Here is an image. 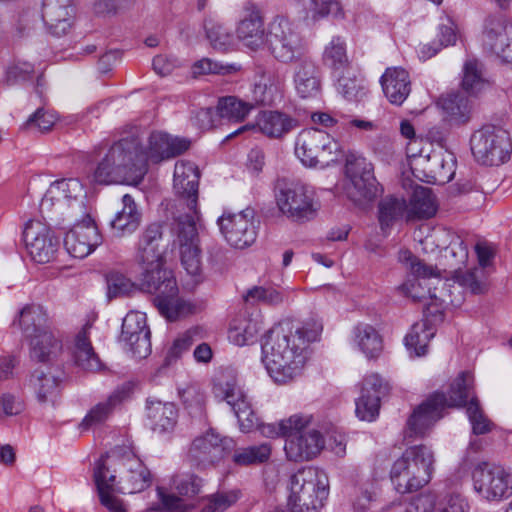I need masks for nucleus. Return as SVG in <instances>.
I'll list each match as a JSON object with an SVG mask.
<instances>
[{
    "instance_id": "1",
    "label": "nucleus",
    "mask_w": 512,
    "mask_h": 512,
    "mask_svg": "<svg viewBox=\"0 0 512 512\" xmlns=\"http://www.w3.org/2000/svg\"><path fill=\"white\" fill-rule=\"evenodd\" d=\"M323 330L321 321L311 319L301 327L281 323L272 327L262 342V362L277 383L285 384L300 375L311 342L318 341Z\"/></svg>"
},
{
    "instance_id": "2",
    "label": "nucleus",
    "mask_w": 512,
    "mask_h": 512,
    "mask_svg": "<svg viewBox=\"0 0 512 512\" xmlns=\"http://www.w3.org/2000/svg\"><path fill=\"white\" fill-rule=\"evenodd\" d=\"M93 479L101 504L111 512H126L115 493H139L152 483L149 469L131 452L122 457L116 453L101 456L95 462Z\"/></svg>"
},
{
    "instance_id": "3",
    "label": "nucleus",
    "mask_w": 512,
    "mask_h": 512,
    "mask_svg": "<svg viewBox=\"0 0 512 512\" xmlns=\"http://www.w3.org/2000/svg\"><path fill=\"white\" fill-rule=\"evenodd\" d=\"M148 171L146 156L137 137L115 142L91 175L96 184H139Z\"/></svg>"
},
{
    "instance_id": "4",
    "label": "nucleus",
    "mask_w": 512,
    "mask_h": 512,
    "mask_svg": "<svg viewBox=\"0 0 512 512\" xmlns=\"http://www.w3.org/2000/svg\"><path fill=\"white\" fill-rule=\"evenodd\" d=\"M469 373L462 372L451 384L448 397L436 392L417 406L409 416L404 438H422L443 417L447 407H462L469 397Z\"/></svg>"
},
{
    "instance_id": "5",
    "label": "nucleus",
    "mask_w": 512,
    "mask_h": 512,
    "mask_svg": "<svg viewBox=\"0 0 512 512\" xmlns=\"http://www.w3.org/2000/svg\"><path fill=\"white\" fill-rule=\"evenodd\" d=\"M434 453L425 445L410 446L393 463L390 478L399 493H410L427 485L434 470Z\"/></svg>"
},
{
    "instance_id": "6",
    "label": "nucleus",
    "mask_w": 512,
    "mask_h": 512,
    "mask_svg": "<svg viewBox=\"0 0 512 512\" xmlns=\"http://www.w3.org/2000/svg\"><path fill=\"white\" fill-rule=\"evenodd\" d=\"M275 200L281 214L296 223L313 220L320 207L313 188L300 180L278 179Z\"/></svg>"
},
{
    "instance_id": "7",
    "label": "nucleus",
    "mask_w": 512,
    "mask_h": 512,
    "mask_svg": "<svg viewBox=\"0 0 512 512\" xmlns=\"http://www.w3.org/2000/svg\"><path fill=\"white\" fill-rule=\"evenodd\" d=\"M287 509L282 512H316L324 506L329 495L328 476L322 470L308 468L290 478Z\"/></svg>"
},
{
    "instance_id": "8",
    "label": "nucleus",
    "mask_w": 512,
    "mask_h": 512,
    "mask_svg": "<svg viewBox=\"0 0 512 512\" xmlns=\"http://www.w3.org/2000/svg\"><path fill=\"white\" fill-rule=\"evenodd\" d=\"M141 287L154 294L153 303L159 313L169 321L176 320L185 304L178 299V287L172 271L159 267L142 266Z\"/></svg>"
},
{
    "instance_id": "9",
    "label": "nucleus",
    "mask_w": 512,
    "mask_h": 512,
    "mask_svg": "<svg viewBox=\"0 0 512 512\" xmlns=\"http://www.w3.org/2000/svg\"><path fill=\"white\" fill-rule=\"evenodd\" d=\"M295 155L306 167L326 168L346 158L341 145L327 132L311 128L301 131L295 140Z\"/></svg>"
},
{
    "instance_id": "10",
    "label": "nucleus",
    "mask_w": 512,
    "mask_h": 512,
    "mask_svg": "<svg viewBox=\"0 0 512 512\" xmlns=\"http://www.w3.org/2000/svg\"><path fill=\"white\" fill-rule=\"evenodd\" d=\"M266 43L273 58L282 64H295L310 55L297 27L284 16H276L269 23Z\"/></svg>"
},
{
    "instance_id": "11",
    "label": "nucleus",
    "mask_w": 512,
    "mask_h": 512,
    "mask_svg": "<svg viewBox=\"0 0 512 512\" xmlns=\"http://www.w3.org/2000/svg\"><path fill=\"white\" fill-rule=\"evenodd\" d=\"M471 150L479 163L499 166L510 158L512 151L510 135L501 127L486 125L472 135Z\"/></svg>"
},
{
    "instance_id": "12",
    "label": "nucleus",
    "mask_w": 512,
    "mask_h": 512,
    "mask_svg": "<svg viewBox=\"0 0 512 512\" xmlns=\"http://www.w3.org/2000/svg\"><path fill=\"white\" fill-rule=\"evenodd\" d=\"M471 476L474 490L488 501H501L512 495V472L498 463L479 461Z\"/></svg>"
},
{
    "instance_id": "13",
    "label": "nucleus",
    "mask_w": 512,
    "mask_h": 512,
    "mask_svg": "<svg viewBox=\"0 0 512 512\" xmlns=\"http://www.w3.org/2000/svg\"><path fill=\"white\" fill-rule=\"evenodd\" d=\"M213 392L217 398L225 400L233 409L244 433L252 432L259 426V419L252 410L245 392L237 385L232 375H221L214 381Z\"/></svg>"
},
{
    "instance_id": "14",
    "label": "nucleus",
    "mask_w": 512,
    "mask_h": 512,
    "mask_svg": "<svg viewBox=\"0 0 512 512\" xmlns=\"http://www.w3.org/2000/svg\"><path fill=\"white\" fill-rule=\"evenodd\" d=\"M174 220L173 230L176 234L175 242L180 249L181 263L188 274L198 276L202 271L197 231L199 217L195 214H178Z\"/></svg>"
},
{
    "instance_id": "15",
    "label": "nucleus",
    "mask_w": 512,
    "mask_h": 512,
    "mask_svg": "<svg viewBox=\"0 0 512 512\" xmlns=\"http://www.w3.org/2000/svg\"><path fill=\"white\" fill-rule=\"evenodd\" d=\"M233 440L223 437L213 429L197 436L188 452L189 461L198 468L207 469L217 466L231 452Z\"/></svg>"
},
{
    "instance_id": "16",
    "label": "nucleus",
    "mask_w": 512,
    "mask_h": 512,
    "mask_svg": "<svg viewBox=\"0 0 512 512\" xmlns=\"http://www.w3.org/2000/svg\"><path fill=\"white\" fill-rule=\"evenodd\" d=\"M218 226L225 240L238 249L249 247L257 237L253 209L223 214L218 219Z\"/></svg>"
},
{
    "instance_id": "17",
    "label": "nucleus",
    "mask_w": 512,
    "mask_h": 512,
    "mask_svg": "<svg viewBox=\"0 0 512 512\" xmlns=\"http://www.w3.org/2000/svg\"><path fill=\"white\" fill-rule=\"evenodd\" d=\"M383 191L375 177L373 164L354 155V208L370 209Z\"/></svg>"
},
{
    "instance_id": "18",
    "label": "nucleus",
    "mask_w": 512,
    "mask_h": 512,
    "mask_svg": "<svg viewBox=\"0 0 512 512\" xmlns=\"http://www.w3.org/2000/svg\"><path fill=\"white\" fill-rule=\"evenodd\" d=\"M324 64L331 70V77L337 92L349 98L351 89V65L347 54V44L340 37H335L325 48Z\"/></svg>"
},
{
    "instance_id": "19",
    "label": "nucleus",
    "mask_w": 512,
    "mask_h": 512,
    "mask_svg": "<svg viewBox=\"0 0 512 512\" xmlns=\"http://www.w3.org/2000/svg\"><path fill=\"white\" fill-rule=\"evenodd\" d=\"M23 238L32 260L44 264L54 259L59 242L48 225L39 220L28 221L24 227Z\"/></svg>"
},
{
    "instance_id": "20",
    "label": "nucleus",
    "mask_w": 512,
    "mask_h": 512,
    "mask_svg": "<svg viewBox=\"0 0 512 512\" xmlns=\"http://www.w3.org/2000/svg\"><path fill=\"white\" fill-rule=\"evenodd\" d=\"M121 341L135 358L143 359L151 353L150 330L144 313L131 311L124 317Z\"/></svg>"
},
{
    "instance_id": "21",
    "label": "nucleus",
    "mask_w": 512,
    "mask_h": 512,
    "mask_svg": "<svg viewBox=\"0 0 512 512\" xmlns=\"http://www.w3.org/2000/svg\"><path fill=\"white\" fill-rule=\"evenodd\" d=\"M199 170L191 162H178L174 169V189L180 196L178 207L187 208L184 214H195L199 217L197 209ZM179 214H182L179 212Z\"/></svg>"
},
{
    "instance_id": "22",
    "label": "nucleus",
    "mask_w": 512,
    "mask_h": 512,
    "mask_svg": "<svg viewBox=\"0 0 512 512\" xmlns=\"http://www.w3.org/2000/svg\"><path fill=\"white\" fill-rule=\"evenodd\" d=\"M167 245L163 237V225L160 223L148 225L139 237L135 253L136 262L141 267L164 265Z\"/></svg>"
},
{
    "instance_id": "23",
    "label": "nucleus",
    "mask_w": 512,
    "mask_h": 512,
    "mask_svg": "<svg viewBox=\"0 0 512 512\" xmlns=\"http://www.w3.org/2000/svg\"><path fill=\"white\" fill-rule=\"evenodd\" d=\"M102 243V237L92 218L86 215L66 234L64 245L75 258H85Z\"/></svg>"
},
{
    "instance_id": "24",
    "label": "nucleus",
    "mask_w": 512,
    "mask_h": 512,
    "mask_svg": "<svg viewBox=\"0 0 512 512\" xmlns=\"http://www.w3.org/2000/svg\"><path fill=\"white\" fill-rule=\"evenodd\" d=\"M236 33L242 44L253 51L264 45L267 37L264 16L256 4L251 2L245 4L243 16L238 23Z\"/></svg>"
},
{
    "instance_id": "25",
    "label": "nucleus",
    "mask_w": 512,
    "mask_h": 512,
    "mask_svg": "<svg viewBox=\"0 0 512 512\" xmlns=\"http://www.w3.org/2000/svg\"><path fill=\"white\" fill-rule=\"evenodd\" d=\"M388 392V385L378 374L368 375L362 382L356 414L364 421H373L379 414L380 401Z\"/></svg>"
},
{
    "instance_id": "26",
    "label": "nucleus",
    "mask_w": 512,
    "mask_h": 512,
    "mask_svg": "<svg viewBox=\"0 0 512 512\" xmlns=\"http://www.w3.org/2000/svg\"><path fill=\"white\" fill-rule=\"evenodd\" d=\"M296 125L297 121L285 113L279 111H266L259 116L256 125H243L227 135L226 140L232 139L247 131L256 130H259L270 138H281L285 134L289 133Z\"/></svg>"
},
{
    "instance_id": "27",
    "label": "nucleus",
    "mask_w": 512,
    "mask_h": 512,
    "mask_svg": "<svg viewBox=\"0 0 512 512\" xmlns=\"http://www.w3.org/2000/svg\"><path fill=\"white\" fill-rule=\"evenodd\" d=\"M190 147V141L186 138L173 137L161 131H154L148 138V145L144 151L146 165L148 161L159 163L163 160L176 157Z\"/></svg>"
},
{
    "instance_id": "28",
    "label": "nucleus",
    "mask_w": 512,
    "mask_h": 512,
    "mask_svg": "<svg viewBox=\"0 0 512 512\" xmlns=\"http://www.w3.org/2000/svg\"><path fill=\"white\" fill-rule=\"evenodd\" d=\"M324 445L323 435L316 429H309L304 434L286 439L284 451L289 460L303 462L316 457Z\"/></svg>"
},
{
    "instance_id": "29",
    "label": "nucleus",
    "mask_w": 512,
    "mask_h": 512,
    "mask_svg": "<svg viewBox=\"0 0 512 512\" xmlns=\"http://www.w3.org/2000/svg\"><path fill=\"white\" fill-rule=\"evenodd\" d=\"M293 81L301 98H314L321 91V73L311 55L293 64Z\"/></svg>"
},
{
    "instance_id": "30",
    "label": "nucleus",
    "mask_w": 512,
    "mask_h": 512,
    "mask_svg": "<svg viewBox=\"0 0 512 512\" xmlns=\"http://www.w3.org/2000/svg\"><path fill=\"white\" fill-rule=\"evenodd\" d=\"M130 393L131 385L129 383L118 386L105 401L99 402L89 410L80 423V428L87 430L106 421L114 408L129 398Z\"/></svg>"
},
{
    "instance_id": "31",
    "label": "nucleus",
    "mask_w": 512,
    "mask_h": 512,
    "mask_svg": "<svg viewBox=\"0 0 512 512\" xmlns=\"http://www.w3.org/2000/svg\"><path fill=\"white\" fill-rule=\"evenodd\" d=\"M91 324L86 323L76 334L73 347V360L76 366L85 371L97 372L103 367L90 341Z\"/></svg>"
},
{
    "instance_id": "32",
    "label": "nucleus",
    "mask_w": 512,
    "mask_h": 512,
    "mask_svg": "<svg viewBox=\"0 0 512 512\" xmlns=\"http://www.w3.org/2000/svg\"><path fill=\"white\" fill-rule=\"evenodd\" d=\"M380 82L384 94L392 104L401 105L411 92L409 74L401 67L387 68Z\"/></svg>"
},
{
    "instance_id": "33",
    "label": "nucleus",
    "mask_w": 512,
    "mask_h": 512,
    "mask_svg": "<svg viewBox=\"0 0 512 512\" xmlns=\"http://www.w3.org/2000/svg\"><path fill=\"white\" fill-rule=\"evenodd\" d=\"M146 410L150 426L154 431L165 433L174 428L178 410L173 403L148 399Z\"/></svg>"
},
{
    "instance_id": "34",
    "label": "nucleus",
    "mask_w": 512,
    "mask_h": 512,
    "mask_svg": "<svg viewBox=\"0 0 512 512\" xmlns=\"http://www.w3.org/2000/svg\"><path fill=\"white\" fill-rule=\"evenodd\" d=\"M29 384L41 403H54L59 395L60 380L49 367L35 369Z\"/></svg>"
},
{
    "instance_id": "35",
    "label": "nucleus",
    "mask_w": 512,
    "mask_h": 512,
    "mask_svg": "<svg viewBox=\"0 0 512 512\" xmlns=\"http://www.w3.org/2000/svg\"><path fill=\"white\" fill-rule=\"evenodd\" d=\"M18 325L27 338L50 332L46 310L37 304H29L19 312Z\"/></svg>"
},
{
    "instance_id": "36",
    "label": "nucleus",
    "mask_w": 512,
    "mask_h": 512,
    "mask_svg": "<svg viewBox=\"0 0 512 512\" xmlns=\"http://www.w3.org/2000/svg\"><path fill=\"white\" fill-rule=\"evenodd\" d=\"M122 204V209L116 213L111 221V227L118 235L134 232L141 222V213L131 195H123Z\"/></svg>"
},
{
    "instance_id": "37",
    "label": "nucleus",
    "mask_w": 512,
    "mask_h": 512,
    "mask_svg": "<svg viewBox=\"0 0 512 512\" xmlns=\"http://www.w3.org/2000/svg\"><path fill=\"white\" fill-rule=\"evenodd\" d=\"M439 105L447 119L454 124H465L470 119V101L461 92H452L442 96L439 99Z\"/></svg>"
},
{
    "instance_id": "38",
    "label": "nucleus",
    "mask_w": 512,
    "mask_h": 512,
    "mask_svg": "<svg viewBox=\"0 0 512 512\" xmlns=\"http://www.w3.org/2000/svg\"><path fill=\"white\" fill-rule=\"evenodd\" d=\"M74 8L65 0L64 4L56 5L53 0H46L43 8V18L56 35L65 34L70 28V19Z\"/></svg>"
},
{
    "instance_id": "39",
    "label": "nucleus",
    "mask_w": 512,
    "mask_h": 512,
    "mask_svg": "<svg viewBox=\"0 0 512 512\" xmlns=\"http://www.w3.org/2000/svg\"><path fill=\"white\" fill-rule=\"evenodd\" d=\"M407 202L404 198L387 195L378 203V220L382 231L391 228L394 223L407 218Z\"/></svg>"
},
{
    "instance_id": "40",
    "label": "nucleus",
    "mask_w": 512,
    "mask_h": 512,
    "mask_svg": "<svg viewBox=\"0 0 512 512\" xmlns=\"http://www.w3.org/2000/svg\"><path fill=\"white\" fill-rule=\"evenodd\" d=\"M354 342L361 353L369 360L378 358L383 350L382 337L369 324L357 326Z\"/></svg>"
},
{
    "instance_id": "41",
    "label": "nucleus",
    "mask_w": 512,
    "mask_h": 512,
    "mask_svg": "<svg viewBox=\"0 0 512 512\" xmlns=\"http://www.w3.org/2000/svg\"><path fill=\"white\" fill-rule=\"evenodd\" d=\"M427 162V169L436 182L444 184L453 179L456 161L452 153L434 151L427 156Z\"/></svg>"
},
{
    "instance_id": "42",
    "label": "nucleus",
    "mask_w": 512,
    "mask_h": 512,
    "mask_svg": "<svg viewBox=\"0 0 512 512\" xmlns=\"http://www.w3.org/2000/svg\"><path fill=\"white\" fill-rule=\"evenodd\" d=\"M435 213L436 203L431 189L416 187L411 198V208H407V220L429 218Z\"/></svg>"
},
{
    "instance_id": "43",
    "label": "nucleus",
    "mask_w": 512,
    "mask_h": 512,
    "mask_svg": "<svg viewBox=\"0 0 512 512\" xmlns=\"http://www.w3.org/2000/svg\"><path fill=\"white\" fill-rule=\"evenodd\" d=\"M31 357L38 362H50L60 353L61 342L51 332L30 338Z\"/></svg>"
},
{
    "instance_id": "44",
    "label": "nucleus",
    "mask_w": 512,
    "mask_h": 512,
    "mask_svg": "<svg viewBox=\"0 0 512 512\" xmlns=\"http://www.w3.org/2000/svg\"><path fill=\"white\" fill-rule=\"evenodd\" d=\"M259 330L260 325L257 320L237 317L230 325L228 338L233 344L244 346L255 340Z\"/></svg>"
},
{
    "instance_id": "45",
    "label": "nucleus",
    "mask_w": 512,
    "mask_h": 512,
    "mask_svg": "<svg viewBox=\"0 0 512 512\" xmlns=\"http://www.w3.org/2000/svg\"><path fill=\"white\" fill-rule=\"evenodd\" d=\"M435 330L428 321L415 323L405 337V345L416 356H423L427 352L429 341L434 337Z\"/></svg>"
},
{
    "instance_id": "46",
    "label": "nucleus",
    "mask_w": 512,
    "mask_h": 512,
    "mask_svg": "<svg viewBox=\"0 0 512 512\" xmlns=\"http://www.w3.org/2000/svg\"><path fill=\"white\" fill-rule=\"evenodd\" d=\"M469 380V397L466 399L464 406H467L466 412L472 425V432L475 435L487 434L493 429L494 424L484 415L477 398L472 395L471 389L473 380L470 374Z\"/></svg>"
},
{
    "instance_id": "47",
    "label": "nucleus",
    "mask_w": 512,
    "mask_h": 512,
    "mask_svg": "<svg viewBox=\"0 0 512 512\" xmlns=\"http://www.w3.org/2000/svg\"><path fill=\"white\" fill-rule=\"evenodd\" d=\"M253 108V104L244 102L234 96H227L218 100L217 114L229 121L239 122L243 121Z\"/></svg>"
},
{
    "instance_id": "48",
    "label": "nucleus",
    "mask_w": 512,
    "mask_h": 512,
    "mask_svg": "<svg viewBox=\"0 0 512 512\" xmlns=\"http://www.w3.org/2000/svg\"><path fill=\"white\" fill-rule=\"evenodd\" d=\"M178 396L192 416H201L205 411V395L199 385L186 383L178 387Z\"/></svg>"
},
{
    "instance_id": "49",
    "label": "nucleus",
    "mask_w": 512,
    "mask_h": 512,
    "mask_svg": "<svg viewBox=\"0 0 512 512\" xmlns=\"http://www.w3.org/2000/svg\"><path fill=\"white\" fill-rule=\"evenodd\" d=\"M485 84L482 64L476 59L467 60L463 67L462 89L468 94L475 95Z\"/></svg>"
},
{
    "instance_id": "50",
    "label": "nucleus",
    "mask_w": 512,
    "mask_h": 512,
    "mask_svg": "<svg viewBox=\"0 0 512 512\" xmlns=\"http://www.w3.org/2000/svg\"><path fill=\"white\" fill-rule=\"evenodd\" d=\"M271 446L268 443L249 446L235 451L233 461L241 466L260 464L269 459Z\"/></svg>"
},
{
    "instance_id": "51",
    "label": "nucleus",
    "mask_w": 512,
    "mask_h": 512,
    "mask_svg": "<svg viewBox=\"0 0 512 512\" xmlns=\"http://www.w3.org/2000/svg\"><path fill=\"white\" fill-rule=\"evenodd\" d=\"M78 187L79 183L75 179H70L68 181H61L52 184L41 201V209L49 210L56 203L62 204L66 200V198H68V195L66 193L70 191H75Z\"/></svg>"
},
{
    "instance_id": "52",
    "label": "nucleus",
    "mask_w": 512,
    "mask_h": 512,
    "mask_svg": "<svg viewBox=\"0 0 512 512\" xmlns=\"http://www.w3.org/2000/svg\"><path fill=\"white\" fill-rule=\"evenodd\" d=\"M206 36L211 46L219 51L228 50L234 43L231 31L222 24L212 20L205 22Z\"/></svg>"
},
{
    "instance_id": "53",
    "label": "nucleus",
    "mask_w": 512,
    "mask_h": 512,
    "mask_svg": "<svg viewBox=\"0 0 512 512\" xmlns=\"http://www.w3.org/2000/svg\"><path fill=\"white\" fill-rule=\"evenodd\" d=\"M243 300L248 304L277 305L283 301V295L273 287L254 286L243 295Z\"/></svg>"
},
{
    "instance_id": "54",
    "label": "nucleus",
    "mask_w": 512,
    "mask_h": 512,
    "mask_svg": "<svg viewBox=\"0 0 512 512\" xmlns=\"http://www.w3.org/2000/svg\"><path fill=\"white\" fill-rule=\"evenodd\" d=\"M399 258L400 261L406 264L410 272L416 277L426 279L440 276V271L437 267L425 263L408 250L402 251Z\"/></svg>"
},
{
    "instance_id": "55",
    "label": "nucleus",
    "mask_w": 512,
    "mask_h": 512,
    "mask_svg": "<svg viewBox=\"0 0 512 512\" xmlns=\"http://www.w3.org/2000/svg\"><path fill=\"white\" fill-rule=\"evenodd\" d=\"M441 494L426 491L411 498L403 512H437Z\"/></svg>"
},
{
    "instance_id": "56",
    "label": "nucleus",
    "mask_w": 512,
    "mask_h": 512,
    "mask_svg": "<svg viewBox=\"0 0 512 512\" xmlns=\"http://www.w3.org/2000/svg\"><path fill=\"white\" fill-rule=\"evenodd\" d=\"M312 419V416L309 414L297 413L280 420L284 434L283 437L289 439L306 433L309 430Z\"/></svg>"
},
{
    "instance_id": "57",
    "label": "nucleus",
    "mask_w": 512,
    "mask_h": 512,
    "mask_svg": "<svg viewBox=\"0 0 512 512\" xmlns=\"http://www.w3.org/2000/svg\"><path fill=\"white\" fill-rule=\"evenodd\" d=\"M437 512H471V506L462 494L446 492L441 494Z\"/></svg>"
},
{
    "instance_id": "58",
    "label": "nucleus",
    "mask_w": 512,
    "mask_h": 512,
    "mask_svg": "<svg viewBox=\"0 0 512 512\" xmlns=\"http://www.w3.org/2000/svg\"><path fill=\"white\" fill-rule=\"evenodd\" d=\"M56 120L57 118L53 112L39 108L27 119L23 127L25 129L45 133L52 129Z\"/></svg>"
},
{
    "instance_id": "59",
    "label": "nucleus",
    "mask_w": 512,
    "mask_h": 512,
    "mask_svg": "<svg viewBox=\"0 0 512 512\" xmlns=\"http://www.w3.org/2000/svg\"><path fill=\"white\" fill-rule=\"evenodd\" d=\"M236 70L237 68L234 65H224L209 58H203L192 66V73L195 77L208 74L228 75L236 72Z\"/></svg>"
},
{
    "instance_id": "60",
    "label": "nucleus",
    "mask_w": 512,
    "mask_h": 512,
    "mask_svg": "<svg viewBox=\"0 0 512 512\" xmlns=\"http://www.w3.org/2000/svg\"><path fill=\"white\" fill-rule=\"evenodd\" d=\"M173 486L180 496L192 498L200 492L202 479L193 474L177 475L173 478Z\"/></svg>"
},
{
    "instance_id": "61",
    "label": "nucleus",
    "mask_w": 512,
    "mask_h": 512,
    "mask_svg": "<svg viewBox=\"0 0 512 512\" xmlns=\"http://www.w3.org/2000/svg\"><path fill=\"white\" fill-rule=\"evenodd\" d=\"M327 16L341 18L342 6L338 0H312L311 17L317 21Z\"/></svg>"
},
{
    "instance_id": "62",
    "label": "nucleus",
    "mask_w": 512,
    "mask_h": 512,
    "mask_svg": "<svg viewBox=\"0 0 512 512\" xmlns=\"http://www.w3.org/2000/svg\"><path fill=\"white\" fill-rule=\"evenodd\" d=\"M107 284L108 296L110 298L128 295L134 288V284L124 275L119 273L109 275Z\"/></svg>"
},
{
    "instance_id": "63",
    "label": "nucleus",
    "mask_w": 512,
    "mask_h": 512,
    "mask_svg": "<svg viewBox=\"0 0 512 512\" xmlns=\"http://www.w3.org/2000/svg\"><path fill=\"white\" fill-rule=\"evenodd\" d=\"M479 272L478 269L466 272L456 271V279L461 286L468 288L473 294H481L487 290V285L479 279Z\"/></svg>"
},
{
    "instance_id": "64",
    "label": "nucleus",
    "mask_w": 512,
    "mask_h": 512,
    "mask_svg": "<svg viewBox=\"0 0 512 512\" xmlns=\"http://www.w3.org/2000/svg\"><path fill=\"white\" fill-rule=\"evenodd\" d=\"M238 499L239 493L237 491L218 492L211 496L207 507L212 512H223L235 504Z\"/></svg>"
}]
</instances>
